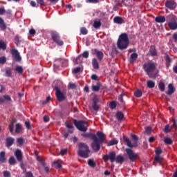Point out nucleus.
<instances>
[{"label": "nucleus", "mask_w": 177, "mask_h": 177, "mask_svg": "<svg viewBox=\"0 0 177 177\" xmlns=\"http://www.w3.org/2000/svg\"><path fill=\"white\" fill-rule=\"evenodd\" d=\"M6 63V57H0V64H5Z\"/></svg>", "instance_id": "nucleus-57"}, {"label": "nucleus", "mask_w": 177, "mask_h": 177, "mask_svg": "<svg viewBox=\"0 0 177 177\" xmlns=\"http://www.w3.org/2000/svg\"><path fill=\"white\" fill-rule=\"evenodd\" d=\"M81 56L84 57V59H88L89 57V52L88 51H84Z\"/></svg>", "instance_id": "nucleus-53"}, {"label": "nucleus", "mask_w": 177, "mask_h": 177, "mask_svg": "<svg viewBox=\"0 0 177 177\" xmlns=\"http://www.w3.org/2000/svg\"><path fill=\"white\" fill-rule=\"evenodd\" d=\"M147 88H149V89H153V88L156 86V82H154L152 80H148L147 82Z\"/></svg>", "instance_id": "nucleus-29"}, {"label": "nucleus", "mask_w": 177, "mask_h": 177, "mask_svg": "<svg viewBox=\"0 0 177 177\" xmlns=\"http://www.w3.org/2000/svg\"><path fill=\"white\" fill-rule=\"evenodd\" d=\"M10 53L15 62H18L19 63L21 62V56H20V53H19L16 48H12L10 50Z\"/></svg>", "instance_id": "nucleus-11"}, {"label": "nucleus", "mask_w": 177, "mask_h": 177, "mask_svg": "<svg viewBox=\"0 0 177 177\" xmlns=\"http://www.w3.org/2000/svg\"><path fill=\"white\" fill-rule=\"evenodd\" d=\"M68 64V61L64 59H59L54 62V66L57 67V68H60V67H67Z\"/></svg>", "instance_id": "nucleus-9"}, {"label": "nucleus", "mask_w": 177, "mask_h": 177, "mask_svg": "<svg viewBox=\"0 0 177 177\" xmlns=\"http://www.w3.org/2000/svg\"><path fill=\"white\" fill-rule=\"evenodd\" d=\"M155 153H156L155 157H158V156H160V154H162V149H161V148H157L155 150Z\"/></svg>", "instance_id": "nucleus-44"}, {"label": "nucleus", "mask_w": 177, "mask_h": 177, "mask_svg": "<svg viewBox=\"0 0 177 177\" xmlns=\"http://www.w3.org/2000/svg\"><path fill=\"white\" fill-rule=\"evenodd\" d=\"M15 71H17V73H18V74H23V67L20 66H17L15 68Z\"/></svg>", "instance_id": "nucleus-40"}, {"label": "nucleus", "mask_w": 177, "mask_h": 177, "mask_svg": "<svg viewBox=\"0 0 177 177\" xmlns=\"http://www.w3.org/2000/svg\"><path fill=\"white\" fill-rule=\"evenodd\" d=\"M125 151L128 156L129 160H130L131 162H135V161L138 160L139 154L135 153L131 148H126Z\"/></svg>", "instance_id": "nucleus-8"}, {"label": "nucleus", "mask_w": 177, "mask_h": 177, "mask_svg": "<svg viewBox=\"0 0 177 177\" xmlns=\"http://www.w3.org/2000/svg\"><path fill=\"white\" fill-rule=\"evenodd\" d=\"M117 107V102L115 101H111L110 103V108L111 110H114Z\"/></svg>", "instance_id": "nucleus-47"}, {"label": "nucleus", "mask_w": 177, "mask_h": 177, "mask_svg": "<svg viewBox=\"0 0 177 177\" xmlns=\"http://www.w3.org/2000/svg\"><path fill=\"white\" fill-rule=\"evenodd\" d=\"M36 31H35V29L34 28H31L30 30H29V34L30 35H31L32 37H34L35 35L36 34Z\"/></svg>", "instance_id": "nucleus-61"}, {"label": "nucleus", "mask_w": 177, "mask_h": 177, "mask_svg": "<svg viewBox=\"0 0 177 177\" xmlns=\"http://www.w3.org/2000/svg\"><path fill=\"white\" fill-rule=\"evenodd\" d=\"M0 49H3V50L6 49V44L4 41H0Z\"/></svg>", "instance_id": "nucleus-54"}, {"label": "nucleus", "mask_w": 177, "mask_h": 177, "mask_svg": "<svg viewBox=\"0 0 177 177\" xmlns=\"http://www.w3.org/2000/svg\"><path fill=\"white\" fill-rule=\"evenodd\" d=\"M157 68V63L150 62L148 63H145L143 65V69L144 71H145L147 75L149 78H153V74L154 73V71H156Z\"/></svg>", "instance_id": "nucleus-5"}, {"label": "nucleus", "mask_w": 177, "mask_h": 177, "mask_svg": "<svg viewBox=\"0 0 177 177\" xmlns=\"http://www.w3.org/2000/svg\"><path fill=\"white\" fill-rule=\"evenodd\" d=\"M3 174L4 177H10V172L8 171H4Z\"/></svg>", "instance_id": "nucleus-63"}, {"label": "nucleus", "mask_w": 177, "mask_h": 177, "mask_svg": "<svg viewBox=\"0 0 177 177\" xmlns=\"http://www.w3.org/2000/svg\"><path fill=\"white\" fill-rule=\"evenodd\" d=\"M149 53L152 56H157V50H156V46H151Z\"/></svg>", "instance_id": "nucleus-31"}, {"label": "nucleus", "mask_w": 177, "mask_h": 177, "mask_svg": "<svg viewBox=\"0 0 177 177\" xmlns=\"http://www.w3.org/2000/svg\"><path fill=\"white\" fill-rule=\"evenodd\" d=\"M118 49L123 50V49H127L129 45V37L127 33H122L118 39L117 42Z\"/></svg>", "instance_id": "nucleus-4"}, {"label": "nucleus", "mask_w": 177, "mask_h": 177, "mask_svg": "<svg viewBox=\"0 0 177 177\" xmlns=\"http://www.w3.org/2000/svg\"><path fill=\"white\" fill-rule=\"evenodd\" d=\"M15 44L17 45V46H20V37L19 35H16L15 37Z\"/></svg>", "instance_id": "nucleus-45"}, {"label": "nucleus", "mask_w": 177, "mask_h": 177, "mask_svg": "<svg viewBox=\"0 0 177 177\" xmlns=\"http://www.w3.org/2000/svg\"><path fill=\"white\" fill-rule=\"evenodd\" d=\"M164 132H165V133H168L171 132V127L169 126V124H167V125L165 127Z\"/></svg>", "instance_id": "nucleus-50"}, {"label": "nucleus", "mask_w": 177, "mask_h": 177, "mask_svg": "<svg viewBox=\"0 0 177 177\" xmlns=\"http://www.w3.org/2000/svg\"><path fill=\"white\" fill-rule=\"evenodd\" d=\"M100 86H102L100 83H97L96 85H93L92 86V91L93 92H99V91H100Z\"/></svg>", "instance_id": "nucleus-30"}, {"label": "nucleus", "mask_w": 177, "mask_h": 177, "mask_svg": "<svg viewBox=\"0 0 177 177\" xmlns=\"http://www.w3.org/2000/svg\"><path fill=\"white\" fill-rule=\"evenodd\" d=\"M114 23H116L117 24H122L124 23V19L121 18V17H115L113 19Z\"/></svg>", "instance_id": "nucleus-27"}, {"label": "nucleus", "mask_w": 177, "mask_h": 177, "mask_svg": "<svg viewBox=\"0 0 177 177\" xmlns=\"http://www.w3.org/2000/svg\"><path fill=\"white\" fill-rule=\"evenodd\" d=\"M37 3L40 5V6H45V1L44 0H36Z\"/></svg>", "instance_id": "nucleus-58"}, {"label": "nucleus", "mask_w": 177, "mask_h": 177, "mask_svg": "<svg viewBox=\"0 0 177 177\" xmlns=\"http://www.w3.org/2000/svg\"><path fill=\"white\" fill-rule=\"evenodd\" d=\"M73 124L76 127L78 131L81 132H86L88 131V122L85 120H77L76 119L73 120Z\"/></svg>", "instance_id": "nucleus-6"}, {"label": "nucleus", "mask_w": 177, "mask_h": 177, "mask_svg": "<svg viewBox=\"0 0 177 177\" xmlns=\"http://www.w3.org/2000/svg\"><path fill=\"white\" fill-rule=\"evenodd\" d=\"M6 77H12V70L10 68H6Z\"/></svg>", "instance_id": "nucleus-48"}, {"label": "nucleus", "mask_w": 177, "mask_h": 177, "mask_svg": "<svg viewBox=\"0 0 177 177\" xmlns=\"http://www.w3.org/2000/svg\"><path fill=\"white\" fill-rule=\"evenodd\" d=\"M165 6L166 8L169 9L170 10H174L176 8L177 4L176 2L172 0H166Z\"/></svg>", "instance_id": "nucleus-12"}, {"label": "nucleus", "mask_w": 177, "mask_h": 177, "mask_svg": "<svg viewBox=\"0 0 177 177\" xmlns=\"http://www.w3.org/2000/svg\"><path fill=\"white\" fill-rule=\"evenodd\" d=\"M25 125L27 129H31V124H30L29 121H26L25 122Z\"/></svg>", "instance_id": "nucleus-62"}, {"label": "nucleus", "mask_w": 177, "mask_h": 177, "mask_svg": "<svg viewBox=\"0 0 177 177\" xmlns=\"http://www.w3.org/2000/svg\"><path fill=\"white\" fill-rule=\"evenodd\" d=\"M0 162L1 164H5V162H6V156L5 151H1L0 153Z\"/></svg>", "instance_id": "nucleus-23"}, {"label": "nucleus", "mask_w": 177, "mask_h": 177, "mask_svg": "<svg viewBox=\"0 0 177 177\" xmlns=\"http://www.w3.org/2000/svg\"><path fill=\"white\" fill-rule=\"evenodd\" d=\"M86 3H99V0H86Z\"/></svg>", "instance_id": "nucleus-59"}, {"label": "nucleus", "mask_w": 177, "mask_h": 177, "mask_svg": "<svg viewBox=\"0 0 177 177\" xmlns=\"http://www.w3.org/2000/svg\"><path fill=\"white\" fill-rule=\"evenodd\" d=\"M131 138H132L133 140H134V143H136V145H138V140H139L138 136L132 134Z\"/></svg>", "instance_id": "nucleus-55"}, {"label": "nucleus", "mask_w": 177, "mask_h": 177, "mask_svg": "<svg viewBox=\"0 0 177 177\" xmlns=\"http://www.w3.org/2000/svg\"><path fill=\"white\" fill-rule=\"evenodd\" d=\"M118 143V140H117L116 139H113L108 142V146H114V145H117Z\"/></svg>", "instance_id": "nucleus-42"}, {"label": "nucleus", "mask_w": 177, "mask_h": 177, "mask_svg": "<svg viewBox=\"0 0 177 177\" xmlns=\"http://www.w3.org/2000/svg\"><path fill=\"white\" fill-rule=\"evenodd\" d=\"M0 28L1 31H5L6 30V24H5V21L2 17H0Z\"/></svg>", "instance_id": "nucleus-26"}, {"label": "nucleus", "mask_w": 177, "mask_h": 177, "mask_svg": "<svg viewBox=\"0 0 177 177\" xmlns=\"http://www.w3.org/2000/svg\"><path fill=\"white\" fill-rule=\"evenodd\" d=\"M88 165L91 168H95V167H96V162H95V160H93V159H88Z\"/></svg>", "instance_id": "nucleus-35"}, {"label": "nucleus", "mask_w": 177, "mask_h": 177, "mask_svg": "<svg viewBox=\"0 0 177 177\" xmlns=\"http://www.w3.org/2000/svg\"><path fill=\"white\" fill-rule=\"evenodd\" d=\"M50 35L53 41L58 45V46H63L64 45V42L62 39H60V35L59 32L55 30H52L50 32Z\"/></svg>", "instance_id": "nucleus-7"}, {"label": "nucleus", "mask_w": 177, "mask_h": 177, "mask_svg": "<svg viewBox=\"0 0 177 177\" xmlns=\"http://www.w3.org/2000/svg\"><path fill=\"white\" fill-rule=\"evenodd\" d=\"M9 131L11 133H13V129L15 128V120H12L10 124H9Z\"/></svg>", "instance_id": "nucleus-38"}, {"label": "nucleus", "mask_w": 177, "mask_h": 177, "mask_svg": "<svg viewBox=\"0 0 177 177\" xmlns=\"http://www.w3.org/2000/svg\"><path fill=\"white\" fill-rule=\"evenodd\" d=\"M4 98V100H8V102H12V97H10V95H5L3 97Z\"/></svg>", "instance_id": "nucleus-60"}, {"label": "nucleus", "mask_w": 177, "mask_h": 177, "mask_svg": "<svg viewBox=\"0 0 177 177\" xmlns=\"http://www.w3.org/2000/svg\"><path fill=\"white\" fill-rule=\"evenodd\" d=\"M176 16L174 15H169L166 17V21H167L168 23H175L176 22Z\"/></svg>", "instance_id": "nucleus-18"}, {"label": "nucleus", "mask_w": 177, "mask_h": 177, "mask_svg": "<svg viewBox=\"0 0 177 177\" xmlns=\"http://www.w3.org/2000/svg\"><path fill=\"white\" fill-rule=\"evenodd\" d=\"M97 136L96 138L93 140V142L91 145V149L95 153H97L100 150V145H103L104 140H106V136L102 131H97Z\"/></svg>", "instance_id": "nucleus-1"}, {"label": "nucleus", "mask_w": 177, "mask_h": 177, "mask_svg": "<svg viewBox=\"0 0 177 177\" xmlns=\"http://www.w3.org/2000/svg\"><path fill=\"white\" fill-rule=\"evenodd\" d=\"M164 142H165V145H172V143H173L172 139H171L169 138H165Z\"/></svg>", "instance_id": "nucleus-49"}, {"label": "nucleus", "mask_w": 177, "mask_h": 177, "mask_svg": "<svg viewBox=\"0 0 177 177\" xmlns=\"http://www.w3.org/2000/svg\"><path fill=\"white\" fill-rule=\"evenodd\" d=\"M165 60L166 62L167 68H169V67H171V63H172V58H170L169 55H166L165 57Z\"/></svg>", "instance_id": "nucleus-20"}, {"label": "nucleus", "mask_w": 177, "mask_h": 177, "mask_svg": "<svg viewBox=\"0 0 177 177\" xmlns=\"http://www.w3.org/2000/svg\"><path fill=\"white\" fill-rule=\"evenodd\" d=\"M89 153H91V149H89V146L84 142H80L78 144V151L77 155L79 157L82 158H88Z\"/></svg>", "instance_id": "nucleus-3"}, {"label": "nucleus", "mask_w": 177, "mask_h": 177, "mask_svg": "<svg viewBox=\"0 0 177 177\" xmlns=\"http://www.w3.org/2000/svg\"><path fill=\"white\" fill-rule=\"evenodd\" d=\"M158 88L161 92H164L165 91V84L162 82H160L158 84Z\"/></svg>", "instance_id": "nucleus-36"}, {"label": "nucleus", "mask_w": 177, "mask_h": 177, "mask_svg": "<svg viewBox=\"0 0 177 177\" xmlns=\"http://www.w3.org/2000/svg\"><path fill=\"white\" fill-rule=\"evenodd\" d=\"M82 136H83V138H86L87 139H91V140H93L94 139L97 138V136H96V134L92 133H82Z\"/></svg>", "instance_id": "nucleus-16"}, {"label": "nucleus", "mask_w": 177, "mask_h": 177, "mask_svg": "<svg viewBox=\"0 0 177 177\" xmlns=\"http://www.w3.org/2000/svg\"><path fill=\"white\" fill-rule=\"evenodd\" d=\"M82 63V55H79L75 60V64H80Z\"/></svg>", "instance_id": "nucleus-39"}, {"label": "nucleus", "mask_w": 177, "mask_h": 177, "mask_svg": "<svg viewBox=\"0 0 177 177\" xmlns=\"http://www.w3.org/2000/svg\"><path fill=\"white\" fill-rule=\"evenodd\" d=\"M75 88H77V86L75 84L71 83V82L68 84V89H75Z\"/></svg>", "instance_id": "nucleus-51"}, {"label": "nucleus", "mask_w": 177, "mask_h": 177, "mask_svg": "<svg viewBox=\"0 0 177 177\" xmlns=\"http://www.w3.org/2000/svg\"><path fill=\"white\" fill-rule=\"evenodd\" d=\"M15 133H20V132H21V129H22V126L20 123H17L16 124L15 126Z\"/></svg>", "instance_id": "nucleus-33"}, {"label": "nucleus", "mask_w": 177, "mask_h": 177, "mask_svg": "<svg viewBox=\"0 0 177 177\" xmlns=\"http://www.w3.org/2000/svg\"><path fill=\"white\" fill-rule=\"evenodd\" d=\"M91 64L95 70H99V62L97 58L92 59Z\"/></svg>", "instance_id": "nucleus-19"}, {"label": "nucleus", "mask_w": 177, "mask_h": 177, "mask_svg": "<svg viewBox=\"0 0 177 177\" xmlns=\"http://www.w3.org/2000/svg\"><path fill=\"white\" fill-rule=\"evenodd\" d=\"M17 142L18 143L19 146H23V145H24V138H17Z\"/></svg>", "instance_id": "nucleus-43"}, {"label": "nucleus", "mask_w": 177, "mask_h": 177, "mask_svg": "<svg viewBox=\"0 0 177 177\" xmlns=\"http://www.w3.org/2000/svg\"><path fill=\"white\" fill-rule=\"evenodd\" d=\"M15 156L19 162H21V161H23V153H21V150L17 149L15 151Z\"/></svg>", "instance_id": "nucleus-15"}, {"label": "nucleus", "mask_w": 177, "mask_h": 177, "mask_svg": "<svg viewBox=\"0 0 177 177\" xmlns=\"http://www.w3.org/2000/svg\"><path fill=\"white\" fill-rule=\"evenodd\" d=\"M32 173L31 171H28L26 174V177H33Z\"/></svg>", "instance_id": "nucleus-64"}, {"label": "nucleus", "mask_w": 177, "mask_h": 177, "mask_svg": "<svg viewBox=\"0 0 177 177\" xmlns=\"http://www.w3.org/2000/svg\"><path fill=\"white\" fill-rule=\"evenodd\" d=\"M138 59V54L136 53H133L131 56L130 58L129 59V62L132 64V63H135V62H136V59Z\"/></svg>", "instance_id": "nucleus-21"}, {"label": "nucleus", "mask_w": 177, "mask_h": 177, "mask_svg": "<svg viewBox=\"0 0 177 177\" xmlns=\"http://www.w3.org/2000/svg\"><path fill=\"white\" fill-rule=\"evenodd\" d=\"M15 143V138L12 137H8L6 138V147H10L13 146V144Z\"/></svg>", "instance_id": "nucleus-17"}, {"label": "nucleus", "mask_w": 177, "mask_h": 177, "mask_svg": "<svg viewBox=\"0 0 177 177\" xmlns=\"http://www.w3.org/2000/svg\"><path fill=\"white\" fill-rule=\"evenodd\" d=\"M123 140L124 142H126L127 146H128V147H130L131 149H133V147H138V144H136V142H134L133 144H132V142H131V140H129L128 137L124 136Z\"/></svg>", "instance_id": "nucleus-14"}, {"label": "nucleus", "mask_w": 177, "mask_h": 177, "mask_svg": "<svg viewBox=\"0 0 177 177\" xmlns=\"http://www.w3.org/2000/svg\"><path fill=\"white\" fill-rule=\"evenodd\" d=\"M8 162L10 165H16V159L15 158V157L11 156L8 160Z\"/></svg>", "instance_id": "nucleus-37"}, {"label": "nucleus", "mask_w": 177, "mask_h": 177, "mask_svg": "<svg viewBox=\"0 0 177 177\" xmlns=\"http://www.w3.org/2000/svg\"><path fill=\"white\" fill-rule=\"evenodd\" d=\"M162 160L163 158L162 157H160V156L154 157V161H156V162L161 163Z\"/></svg>", "instance_id": "nucleus-52"}, {"label": "nucleus", "mask_w": 177, "mask_h": 177, "mask_svg": "<svg viewBox=\"0 0 177 177\" xmlns=\"http://www.w3.org/2000/svg\"><path fill=\"white\" fill-rule=\"evenodd\" d=\"M53 167H54V168L59 169L62 168V165L59 162V161L55 160L53 162Z\"/></svg>", "instance_id": "nucleus-41"}, {"label": "nucleus", "mask_w": 177, "mask_h": 177, "mask_svg": "<svg viewBox=\"0 0 177 177\" xmlns=\"http://www.w3.org/2000/svg\"><path fill=\"white\" fill-rule=\"evenodd\" d=\"M55 91L57 96V99L58 102H63L66 100V95H64V93H63L59 87H55Z\"/></svg>", "instance_id": "nucleus-10"}, {"label": "nucleus", "mask_w": 177, "mask_h": 177, "mask_svg": "<svg viewBox=\"0 0 177 177\" xmlns=\"http://www.w3.org/2000/svg\"><path fill=\"white\" fill-rule=\"evenodd\" d=\"M80 71H81V67L78 66L73 69V73L74 74H78V73H80Z\"/></svg>", "instance_id": "nucleus-56"}, {"label": "nucleus", "mask_w": 177, "mask_h": 177, "mask_svg": "<svg viewBox=\"0 0 177 177\" xmlns=\"http://www.w3.org/2000/svg\"><path fill=\"white\" fill-rule=\"evenodd\" d=\"M142 95H143V93L140 89H138L134 92V96H136V97H142Z\"/></svg>", "instance_id": "nucleus-34"}, {"label": "nucleus", "mask_w": 177, "mask_h": 177, "mask_svg": "<svg viewBox=\"0 0 177 177\" xmlns=\"http://www.w3.org/2000/svg\"><path fill=\"white\" fill-rule=\"evenodd\" d=\"M93 55H95L97 60L100 62L103 60V57H104V55L103 54V52L97 50V48H94L93 50Z\"/></svg>", "instance_id": "nucleus-13"}, {"label": "nucleus", "mask_w": 177, "mask_h": 177, "mask_svg": "<svg viewBox=\"0 0 177 177\" xmlns=\"http://www.w3.org/2000/svg\"><path fill=\"white\" fill-rule=\"evenodd\" d=\"M104 161H109L110 160L111 162H117L118 164H122L125 161L124 156L120 154L116 156L115 151H111L109 155H104L102 157Z\"/></svg>", "instance_id": "nucleus-2"}, {"label": "nucleus", "mask_w": 177, "mask_h": 177, "mask_svg": "<svg viewBox=\"0 0 177 177\" xmlns=\"http://www.w3.org/2000/svg\"><path fill=\"white\" fill-rule=\"evenodd\" d=\"M176 89L175 87H174V84H169L168 85V91H167V95H171L172 93L175 92Z\"/></svg>", "instance_id": "nucleus-24"}, {"label": "nucleus", "mask_w": 177, "mask_h": 177, "mask_svg": "<svg viewBox=\"0 0 177 177\" xmlns=\"http://www.w3.org/2000/svg\"><path fill=\"white\" fill-rule=\"evenodd\" d=\"M80 32L82 35H86V34H88V29L85 27H82L80 28Z\"/></svg>", "instance_id": "nucleus-46"}, {"label": "nucleus", "mask_w": 177, "mask_h": 177, "mask_svg": "<svg viewBox=\"0 0 177 177\" xmlns=\"http://www.w3.org/2000/svg\"><path fill=\"white\" fill-rule=\"evenodd\" d=\"M116 118L118 121H122L124 120V113L122 111L116 112Z\"/></svg>", "instance_id": "nucleus-25"}, {"label": "nucleus", "mask_w": 177, "mask_h": 177, "mask_svg": "<svg viewBox=\"0 0 177 177\" xmlns=\"http://www.w3.org/2000/svg\"><path fill=\"white\" fill-rule=\"evenodd\" d=\"M93 26L94 28H95L96 30H98V28H100V27H102V22L100 21V19H99L98 21H94Z\"/></svg>", "instance_id": "nucleus-28"}, {"label": "nucleus", "mask_w": 177, "mask_h": 177, "mask_svg": "<svg viewBox=\"0 0 177 177\" xmlns=\"http://www.w3.org/2000/svg\"><path fill=\"white\" fill-rule=\"evenodd\" d=\"M166 21H167V18H165V17L164 16H158V17H156L155 19V21L156 23H165Z\"/></svg>", "instance_id": "nucleus-22"}, {"label": "nucleus", "mask_w": 177, "mask_h": 177, "mask_svg": "<svg viewBox=\"0 0 177 177\" xmlns=\"http://www.w3.org/2000/svg\"><path fill=\"white\" fill-rule=\"evenodd\" d=\"M168 26L169 27L170 30H176L177 29V23H176V21L168 23Z\"/></svg>", "instance_id": "nucleus-32"}]
</instances>
